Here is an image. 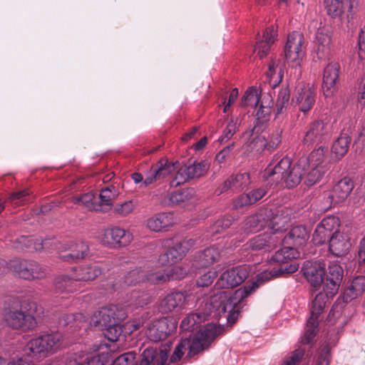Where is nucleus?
Listing matches in <instances>:
<instances>
[{
  "label": "nucleus",
  "mask_w": 365,
  "mask_h": 365,
  "mask_svg": "<svg viewBox=\"0 0 365 365\" xmlns=\"http://www.w3.org/2000/svg\"><path fill=\"white\" fill-rule=\"evenodd\" d=\"M299 265L296 263H290L289 265L274 268L271 271H264L257 275L256 281L252 284L244 286L237 289L232 296H228L225 291L219 292L210 299V306L212 307L217 314H222L227 312L235 314L236 307L245 298L249 296L254 290L258 288L264 282L270 280L273 277L282 274H292L297 271Z\"/></svg>",
  "instance_id": "f257e3e1"
},
{
  "label": "nucleus",
  "mask_w": 365,
  "mask_h": 365,
  "mask_svg": "<svg viewBox=\"0 0 365 365\" xmlns=\"http://www.w3.org/2000/svg\"><path fill=\"white\" fill-rule=\"evenodd\" d=\"M225 331L224 325L207 324L197 333L190 334L189 337L182 338L176 345L170 361L176 363L185 354L186 359H197L198 356L208 350L216 338Z\"/></svg>",
  "instance_id": "f03ea898"
},
{
  "label": "nucleus",
  "mask_w": 365,
  "mask_h": 365,
  "mask_svg": "<svg viewBox=\"0 0 365 365\" xmlns=\"http://www.w3.org/2000/svg\"><path fill=\"white\" fill-rule=\"evenodd\" d=\"M155 275V268L153 263H147L143 267H136L128 271L118 282L114 284L115 289H125L130 286H136L140 283L149 282L153 283L150 277Z\"/></svg>",
  "instance_id": "7ed1b4c3"
},
{
  "label": "nucleus",
  "mask_w": 365,
  "mask_h": 365,
  "mask_svg": "<svg viewBox=\"0 0 365 365\" xmlns=\"http://www.w3.org/2000/svg\"><path fill=\"white\" fill-rule=\"evenodd\" d=\"M178 161L173 163L169 162L168 158H160L145 173L144 186L147 187L153 183H161L178 168Z\"/></svg>",
  "instance_id": "20e7f679"
},
{
  "label": "nucleus",
  "mask_w": 365,
  "mask_h": 365,
  "mask_svg": "<svg viewBox=\"0 0 365 365\" xmlns=\"http://www.w3.org/2000/svg\"><path fill=\"white\" fill-rule=\"evenodd\" d=\"M279 156L274 155L272 163L264 173V178L270 187H275L282 182L283 178L293 166L288 157H283L278 160Z\"/></svg>",
  "instance_id": "39448f33"
},
{
  "label": "nucleus",
  "mask_w": 365,
  "mask_h": 365,
  "mask_svg": "<svg viewBox=\"0 0 365 365\" xmlns=\"http://www.w3.org/2000/svg\"><path fill=\"white\" fill-rule=\"evenodd\" d=\"M4 317L6 324L14 329L26 331L34 329L37 325L34 316L22 309H9Z\"/></svg>",
  "instance_id": "423d86ee"
},
{
  "label": "nucleus",
  "mask_w": 365,
  "mask_h": 365,
  "mask_svg": "<svg viewBox=\"0 0 365 365\" xmlns=\"http://www.w3.org/2000/svg\"><path fill=\"white\" fill-rule=\"evenodd\" d=\"M125 318V313L116 305H110L100 308L91 317V323L100 329L115 322H121Z\"/></svg>",
  "instance_id": "0eeeda50"
},
{
  "label": "nucleus",
  "mask_w": 365,
  "mask_h": 365,
  "mask_svg": "<svg viewBox=\"0 0 365 365\" xmlns=\"http://www.w3.org/2000/svg\"><path fill=\"white\" fill-rule=\"evenodd\" d=\"M304 35L298 31H294L288 35L284 47V56L292 67L300 65L304 51L302 49Z\"/></svg>",
  "instance_id": "6e6552de"
},
{
  "label": "nucleus",
  "mask_w": 365,
  "mask_h": 365,
  "mask_svg": "<svg viewBox=\"0 0 365 365\" xmlns=\"http://www.w3.org/2000/svg\"><path fill=\"white\" fill-rule=\"evenodd\" d=\"M176 328V323L173 319L161 317L149 323L145 334L150 340L158 342L165 339Z\"/></svg>",
  "instance_id": "1a4fd4ad"
},
{
  "label": "nucleus",
  "mask_w": 365,
  "mask_h": 365,
  "mask_svg": "<svg viewBox=\"0 0 365 365\" xmlns=\"http://www.w3.org/2000/svg\"><path fill=\"white\" fill-rule=\"evenodd\" d=\"M60 250L58 257L63 262L75 263L89 255V246L86 242H70L57 247Z\"/></svg>",
  "instance_id": "9d476101"
},
{
  "label": "nucleus",
  "mask_w": 365,
  "mask_h": 365,
  "mask_svg": "<svg viewBox=\"0 0 365 365\" xmlns=\"http://www.w3.org/2000/svg\"><path fill=\"white\" fill-rule=\"evenodd\" d=\"M250 269L246 264L225 271L217 279L216 285L222 289L234 288L241 284L249 276Z\"/></svg>",
  "instance_id": "9b49d317"
},
{
  "label": "nucleus",
  "mask_w": 365,
  "mask_h": 365,
  "mask_svg": "<svg viewBox=\"0 0 365 365\" xmlns=\"http://www.w3.org/2000/svg\"><path fill=\"white\" fill-rule=\"evenodd\" d=\"M339 219L334 215L324 217L317 226L312 237L316 245H322L329 241L331 236L338 232Z\"/></svg>",
  "instance_id": "f8f14e48"
},
{
  "label": "nucleus",
  "mask_w": 365,
  "mask_h": 365,
  "mask_svg": "<svg viewBox=\"0 0 365 365\" xmlns=\"http://www.w3.org/2000/svg\"><path fill=\"white\" fill-rule=\"evenodd\" d=\"M340 73L341 66L337 61H331L324 68L322 89L325 97H331L336 92Z\"/></svg>",
  "instance_id": "ddd939ff"
},
{
  "label": "nucleus",
  "mask_w": 365,
  "mask_h": 365,
  "mask_svg": "<svg viewBox=\"0 0 365 365\" xmlns=\"http://www.w3.org/2000/svg\"><path fill=\"white\" fill-rule=\"evenodd\" d=\"M194 244L195 241L192 239L176 243L159 256V263L163 266L177 263L185 256Z\"/></svg>",
  "instance_id": "4468645a"
},
{
  "label": "nucleus",
  "mask_w": 365,
  "mask_h": 365,
  "mask_svg": "<svg viewBox=\"0 0 365 365\" xmlns=\"http://www.w3.org/2000/svg\"><path fill=\"white\" fill-rule=\"evenodd\" d=\"M329 130L328 123L322 120L312 122L307 127L303 143L309 146L322 143L329 137Z\"/></svg>",
  "instance_id": "2eb2a0df"
},
{
  "label": "nucleus",
  "mask_w": 365,
  "mask_h": 365,
  "mask_svg": "<svg viewBox=\"0 0 365 365\" xmlns=\"http://www.w3.org/2000/svg\"><path fill=\"white\" fill-rule=\"evenodd\" d=\"M317 91L310 84L299 88L292 98V101L298 110L307 114L314 106Z\"/></svg>",
  "instance_id": "dca6fc26"
},
{
  "label": "nucleus",
  "mask_w": 365,
  "mask_h": 365,
  "mask_svg": "<svg viewBox=\"0 0 365 365\" xmlns=\"http://www.w3.org/2000/svg\"><path fill=\"white\" fill-rule=\"evenodd\" d=\"M343 275L344 270L339 264L336 263L330 264L325 277H323V290L331 294V297H334L339 291Z\"/></svg>",
  "instance_id": "f3484780"
},
{
  "label": "nucleus",
  "mask_w": 365,
  "mask_h": 365,
  "mask_svg": "<svg viewBox=\"0 0 365 365\" xmlns=\"http://www.w3.org/2000/svg\"><path fill=\"white\" fill-rule=\"evenodd\" d=\"M354 187V181L349 177L341 179L336 183L328 195L327 202L330 201L331 205H336L343 202L351 194Z\"/></svg>",
  "instance_id": "a211bd4d"
},
{
  "label": "nucleus",
  "mask_w": 365,
  "mask_h": 365,
  "mask_svg": "<svg viewBox=\"0 0 365 365\" xmlns=\"http://www.w3.org/2000/svg\"><path fill=\"white\" fill-rule=\"evenodd\" d=\"M251 183L249 173L231 175L218 188L220 194L223 192H238Z\"/></svg>",
  "instance_id": "6ab92c4d"
},
{
  "label": "nucleus",
  "mask_w": 365,
  "mask_h": 365,
  "mask_svg": "<svg viewBox=\"0 0 365 365\" xmlns=\"http://www.w3.org/2000/svg\"><path fill=\"white\" fill-rule=\"evenodd\" d=\"M317 56L319 60H329L331 51V36L329 29L323 27L316 34Z\"/></svg>",
  "instance_id": "aec40b11"
},
{
  "label": "nucleus",
  "mask_w": 365,
  "mask_h": 365,
  "mask_svg": "<svg viewBox=\"0 0 365 365\" xmlns=\"http://www.w3.org/2000/svg\"><path fill=\"white\" fill-rule=\"evenodd\" d=\"M303 274L310 284L317 290L322 286L325 275L324 264L319 262H307L302 269Z\"/></svg>",
  "instance_id": "412c9836"
},
{
  "label": "nucleus",
  "mask_w": 365,
  "mask_h": 365,
  "mask_svg": "<svg viewBox=\"0 0 365 365\" xmlns=\"http://www.w3.org/2000/svg\"><path fill=\"white\" fill-rule=\"evenodd\" d=\"M309 238V232L305 226H295L282 238L279 237L284 245L294 248L306 245Z\"/></svg>",
  "instance_id": "4be33fe9"
},
{
  "label": "nucleus",
  "mask_w": 365,
  "mask_h": 365,
  "mask_svg": "<svg viewBox=\"0 0 365 365\" xmlns=\"http://www.w3.org/2000/svg\"><path fill=\"white\" fill-rule=\"evenodd\" d=\"M187 296L182 292L168 294L160 304V311L163 313L178 312L185 308Z\"/></svg>",
  "instance_id": "5701e85b"
},
{
  "label": "nucleus",
  "mask_w": 365,
  "mask_h": 365,
  "mask_svg": "<svg viewBox=\"0 0 365 365\" xmlns=\"http://www.w3.org/2000/svg\"><path fill=\"white\" fill-rule=\"evenodd\" d=\"M133 240L132 234L119 227L106 230L104 233V241L110 245L125 247Z\"/></svg>",
  "instance_id": "b1692460"
},
{
  "label": "nucleus",
  "mask_w": 365,
  "mask_h": 365,
  "mask_svg": "<svg viewBox=\"0 0 365 365\" xmlns=\"http://www.w3.org/2000/svg\"><path fill=\"white\" fill-rule=\"evenodd\" d=\"M328 242L329 252L336 257L345 255L351 247V243L348 237L339 231L331 236Z\"/></svg>",
  "instance_id": "393cba45"
},
{
  "label": "nucleus",
  "mask_w": 365,
  "mask_h": 365,
  "mask_svg": "<svg viewBox=\"0 0 365 365\" xmlns=\"http://www.w3.org/2000/svg\"><path fill=\"white\" fill-rule=\"evenodd\" d=\"M73 277L77 281H91L96 279L102 273L101 267L96 264H86L72 268Z\"/></svg>",
  "instance_id": "a878e982"
},
{
  "label": "nucleus",
  "mask_w": 365,
  "mask_h": 365,
  "mask_svg": "<svg viewBox=\"0 0 365 365\" xmlns=\"http://www.w3.org/2000/svg\"><path fill=\"white\" fill-rule=\"evenodd\" d=\"M49 242V240H36L33 238L21 236L17 237L13 244V247L19 251H41L43 249H47V245Z\"/></svg>",
  "instance_id": "bb28decb"
},
{
  "label": "nucleus",
  "mask_w": 365,
  "mask_h": 365,
  "mask_svg": "<svg viewBox=\"0 0 365 365\" xmlns=\"http://www.w3.org/2000/svg\"><path fill=\"white\" fill-rule=\"evenodd\" d=\"M282 130L277 129L269 137L268 140L262 136L255 137L250 143L252 150L256 149L257 151L267 149H275L281 143Z\"/></svg>",
  "instance_id": "cd10ccee"
},
{
  "label": "nucleus",
  "mask_w": 365,
  "mask_h": 365,
  "mask_svg": "<svg viewBox=\"0 0 365 365\" xmlns=\"http://www.w3.org/2000/svg\"><path fill=\"white\" fill-rule=\"evenodd\" d=\"M175 224L174 215L171 212H162L149 218L147 221L148 227L155 232L166 230Z\"/></svg>",
  "instance_id": "c85d7f7f"
},
{
  "label": "nucleus",
  "mask_w": 365,
  "mask_h": 365,
  "mask_svg": "<svg viewBox=\"0 0 365 365\" xmlns=\"http://www.w3.org/2000/svg\"><path fill=\"white\" fill-rule=\"evenodd\" d=\"M187 274V270L180 267L176 266L167 271L166 273L161 272L155 268V275L150 277L153 284H161L170 280H179L184 278Z\"/></svg>",
  "instance_id": "c756f323"
},
{
  "label": "nucleus",
  "mask_w": 365,
  "mask_h": 365,
  "mask_svg": "<svg viewBox=\"0 0 365 365\" xmlns=\"http://www.w3.org/2000/svg\"><path fill=\"white\" fill-rule=\"evenodd\" d=\"M304 167L305 162L304 160H299L288 171L282 182H284L287 188L297 187L301 182L304 175Z\"/></svg>",
  "instance_id": "7c9ffc66"
},
{
  "label": "nucleus",
  "mask_w": 365,
  "mask_h": 365,
  "mask_svg": "<svg viewBox=\"0 0 365 365\" xmlns=\"http://www.w3.org/2000/svg\"><path fill=\"white\" fill-rule=\"evenodd\" d=\"M279 237L274 236L271 233L264 232L257 235L250 239L247 243V247L254 251H258L263 249L271 248L275 246L276 240Z\"/></svg>",
  "instance_id": "2f4dec72"
},
{
  "label": "nucleus",
  "mask_w": 365,
  "mask_h": 365,
  "mask_svg": "<svg viewBox=\"0 0 365 365\" xmlns=\"http://www.w3.org/2000/svg\"><path fill=\"white\" fill-rule=\"evenodd\" d=\"M276 31L274 27H268L263 34V38L258 41L255 46V52L259 58L265 57L269 51V48L274 41Z\"/></svg>",
  "instance_id": "473e14b6"
},
{
  "label": "nucleus",
  "mask_w": 365,
  "mask_h": 365,
  "mask_svg": "<svg viewBox=\"0 0 365 365\" xmlns=\"http://www.w3.org/2000/svg\"><path fill=\"white\" fill-rule=\"evenodd\" d=\"M38 337L43 342L48 356L56 353L62 346L63 336L59 332L44 333Z\"/></svg>",
  "instance_id": "72a5a7b5"
},
{
  "label": "nucleus",
  "mask_w": 365,
  "mask_h": 365,
  "mask_svg": "<svg viewBox=\"0 0 365 365\" xmlns=\"http://www.w3.org/2000/svg\"><path fill=\"white\" fill-rule=\"evenodd\" d=\"M208 315V313L201 312H191L182 320L180 327L182 331H192L207 320Z\"/></svg>",
  "instance_id": "f704fd0d"
},
{
  "label": "nucleus",
  "mask_w": 365,
  "mask_h": 365,
  "mask_svg": "<svg viewBox=\"0 0 365 365\" xmlns=\"http://www.w3.org/2000/svg\"><path fill=\"white\" fill-rule=\"evenodd\" d=\"M331 294L324 292L323 289L317 293L312 302L310 308V318L318 320L319 315L323 312L324 309L329 298H332Z\"/></svg>",
  "instance_id": "c9c22d12"
},
{
  "label": "nucleus",
  "mask_w": 365,
  "mask_h": 365,
  "mask_svg": "<svg viewBox=\"0 0 365 365\" xmlns=\"http://www.w3.org/2000/svg\"><path fill=\"white\" fill-rule=\"evenodd\" d=\"M9 268L16 273L19 277L31 281V260H12L8 264Z\"/></svg>",
  "instance_id": "e433bc0d"
},
{
  "label": "nucleus",
  "mask_w": 365,
  "mask_h": 365,
  "mask_svg": "<svg viewBox=\"0 0 365 365\" xmlns=\"http://www.w3.org/2000/svg\"><path fill=\"white\" fill-rule=\"evenodd\" d=\"M185 166L190 180L205 175L210 168V165L207 161L197 162L192 160V159H189Z\"/></svg>",
  "instance_id": "4c0bfd02"
},
{
  "label": "nucleus",
  "mask_w": 365,
  "mask_h": 365,
  "mask_svg": "<svg viewBox=\"0 0 365 365\" xmlns=\"http://www.w3.org/2000/svg\"><path fill=\"white\" fill-rule=\"evenodd\" d=\"M297 252L296 248L289 245H284V247L275 252L272 257L271 260L273 262L281 264L280 267H285L289 265V261L297 257Z\"/></svg>",
  "instance_id": "58836bf2"
},
{
  "label": "nucleus",
  "mask_w": 365,
  "mask_h": 365,
  "mask_svg": "<svg viewBox=\"0 0 365 365\" xmlns=\"http://www.w3.org/2000/svg\"><path fill=\"white\" fill-rule=\"evenodd\" d=\"M76 282L73 273L71 275L61 274L55 278V289L59 292H73L76 289Z\"/></svg>",
  "instance_id": "ea45409f"
},
{
  "label": "nucleus",
  "mask_w": 365,
  "mask_h": 365,
  "mask_svg": "<svg viewBox=\"0 0 365 365\" xmlns=\"http://www.w3.org/2000/svg\"><path fill=\"white\" fill-rule=\"evenodd\" d=\"M350 143L351 138L347 134H341L333 143L331 153L336 160H340L346 155L348 152Z\"/></svg>",
  "instance_id": "a19ab883"
},
{
  "label": "nucleus",
  "mask_w": 365,
  "mask_h": 365,
  "mask_svg": "<svg viewBox=\"0 0 365 365\" xmlns=\"http://www.w3.org/2000/svg\"><path fill=\"white\" fill-rule=\"evenodd\" d=\"M25 353L31 357L44 358L48 356L43 342L37 336L29 340L24 349Z\"/></svg>",
  "instance_id": "79ce46f5"
},
{
  "label": "nucleus",
  "mask_w": 365,
  "mask_h": 365,
  "mask_svg": "<svg viewBox=\"0 0 365 365\" xmlns=\"http://www.w3.org/2000/svg\"><path fill=\"white\" fill-rule=\"evenodd\" d=\"M135 365H163V363L156 349L147 348L142 352Z\"/></svg>",
  "instance_id": "37998d69"
},
{
  "label": "nucleus",
  "mask_w": 365,
  "mask_h": 365,
  "mask_svg": "<svg viewBox=\"0 0 365 365\" xmlns=\"http://www.w3.org/2000/svg\"><path fill=\"white\" fill-rule=\"evenodd\" d=\"M118 195L116 187L111 185L103 188L99 195V203L101 208L104 210L103 212L110 209L113 205V200Z\"/></svg>",
  "instance_id": "c03bdc74"
},
{
  "label": "nucleus",
  "mask_w": 365,
  "mask_h": 365,
  "mask_svg": "<svg viewBox=\"0 0 365 365\" xmlns=\"http://www.w3.org/2000/svg\"><path fill=\"white\" fill-rule=\"evenodd\" d=\"M326 151L327 148L325 147L319 146L318 148L314 150L307 159H300L299 160H304L305 165L307 164L308 166L327 168V164L324 163Z\"/></svg>",
  "instance_id": "a18cd8bd"
},
{
  "label": "nucleus",
  "mask_w": 365,
  "mask_h": 365,
  "mask_svg": "<svg viewBox=\"0 0 365 365\" xmlns=\"http://www.w3.org/2000/svg\"><path fill=\"white\" fill-rule=\"evenodd\" d=\"M289 218L283 216L282 214L277 213L268 222V227L272 231L271 235L276 236L278 232H282L286 230Z\"/></svg>",
  "instance_id": "49530a36"
},
{
  "label": "nucleus",
  "mask_w": 365,
  "mask_h": 365,
  "mask_svg": "<svg viewBox=\"0 0 365 365\" xmlns=\"http://www.w3.org/2000/svg\"><path fill=\"white\" fill-rule=\"evenodd\" d=\"M308 167L309 170L306 175L304 184L309 187H311L318 183L322 180L327 171V168L320 166Z\"/></svg>",
  "instance_id": "de8ad7c7"
},
{
  "label": "nucleus",
  "mask_w": 365,
  "mask_h": 365,
  "mask_svg": "<svg viewBox=\"0 0 365 365\" xmlns=\"http://www.w3.org/2000/svg\"><path fill=\"white\" fill-rule=\"evenodd\" d=\"M327 14L333 19L340 18L344 12L343 0H324Z\"/></svg>",
  "instance_id": "09e8293b"
},
{
  "label": "nucleus",
  "mask_w": 365,
  "mask_h": 365,
  "mask_svg": "<svg viewBox=\"0 0 365 365\" xmlns=\"http://www.w3.org/2000/svg\"><path fill=\"white\" fill-rule=\"evenodd\" d=\"M290 98V92L288 88H282L279 93L276 103L275 117L283 114L287 108Z\"/></svg>",
  "instance_id": "8fccbe9b"
},
{
  "label": "nucleus",
  "mask_w": 365,
  "mask_h": 365,
  "mask_svg": "<svg viewBox=\"0 0 365 365\" xmlns=\"http://www.w3.org/2000/svg\"><path fill=\"white\" fill-rule=\"evenodd\" d=\"M195 191L192 188H187L171 193L170 201L173 205H180L189 202L194 197Z\"/></svg>",
  "instance_id": "3c124183"
},
{
  "label": "nucleus",
  "mask_w": 365,
  "mask_h": 365,
  "mask_svg": "<svg viewBox=\"0 0 365 365\" xmlns=\"http://www.w3.org/2000/svg\"><path fill=\"white\" fill-rule=\"evenodd\" d=\"M318 327V320L314 318H309L305 327L304 336L302 339V343L304 344H310L314 339Z\"/></svg>",
  "instance_id": "603ef678"
},
{
  "label": "nucleus",
  "mask_w": 365,
  "mask_h": 365,
  "mask_svg": "<svg viewBox=\"0 0 365 365\" xmlns=\"http://www.w3.org/2000/svg\"><path fill=\"white\" fill-rule=\"evenodd\" d=\"M220 257V252L217 248L214 247L205 249L200 255V264L203 267H207L212 264Z\"/></svg>",
  "instance_id": "864d4df0"
},
{
  "label": "nucleus",
  "mask_w": 365,
  "mask_h": 365,
  "mask_svg": "<svg viewBox=\"0 0 365 365\" xmlns=\"http://www.w3.org/2000/svg\"><path fill=\"white\" fill-rule=\"evenodd\" d=\"M93 194L88 192L82 195L81 196L74 197L73 202L75 203L81 202L89 210H95L97 212L104 211L103 208H101V205L93 202Z\"/></svg>",
  "instance_id": "5fc2aeb1"
},
{
  "label": "nucleus",
  "mask_w": 365,
  "mask_h": 365,
  "mask_svg": "<svg viewBox=\"0 0 365 365\" xmlns=\"http://www.w3.org/2000/svg\"><path fill=\"white\" fill-rule=\"evenodd\" d=\"M233 222L234 219L231 216L220 217L210 227V232L212 235L220 234L230 227Z\"/></svg>",
  "instance_id": "6e6d98bb"
},
{
  "label": "nucleus",
  "mask_w": 365,
  "mask_h": 365,
  "mask_svg": "<svg viewBox=\"0 0 365 365\" xmlns=\"http://www.w3.org/2000/svg\"><path fill=\"white\" fill-rule=\"evenodd\" d=\"M259 98L257 89L252 88L246 91L241 98L240 105L242 107H256L259 103Z\"/></svg>",
  "instance_id": "4d7b16f0"
},
{
  "label": "nucleus",
  "mask_w": 365,
  "mask_h": 365,
  "mask_svg": "<svg viewBox=\"0 0 365 365\" xmlns=\"http://www.w3.org/2000/svg\"><path fill=\"white\" fill-rule=\"evenodd\" d=\"M103 334L110 341H116L119 339L122 334V329L120 325V322L111 323L108 327H104Z\"/></svg>",
  "instance_id": "13d9d810"
},
{
  "label": "nucleus",
  "mask_w": 365,
  "mask_h": 365,
  "mask_svg": "<svg viewBox=\"0 0 365 365\" xmlns=\"http://www.w3.org/2000/svg\"><path fill=\"white\" fill-rule=\"evenodd\" d=\"M190 180L185 164L181 166L170 182L171 187H178Z\"/></svg>",
  "instance_id": "bf43d9fd"
},
{
  "label": "nucleus",
  "mask_w": 365,
  "mask_h": 365,
  "mask_svg": "<svg viewBox=\"0 0 365 365\" xmlns=\"http://www.w3.org/2000/svg\"><path fill=\"white\" fill-rule=\"evenodd\" d=\"M263 223L261 222L259 216L252 215L248 217L245 222L244 228L246 232H256L261 230Z\"/></svg>",
  "instance_id": "052dcab7"
},
{
  "label": "nucleus",
  "mask_w": 365,
  "mask_h": 365,
  "mask_svg": "<svg viewBox=\"0 0 365 365\" xmlns=\"http://www.w3.org/2000/svg\"><path fill=\"white\" fill-rule=\"evenodd\" d=\"M29 201V193L26 190L12 193L8 198V202H10L14 206H20Z\"/></svg>",
  "instance_id": "680f3d73"
},
{
  "label": "nucleus",
  "mask_w": 365,
  "mask_h": 365,
  "mask_svg": "<svg viewBox=\"0 0 365 365\" xmlns=\"http://www.w3.org/2000/svg\"><path fill=\"white\" fill-rule=\"evenodd\" d=\"M31 274L33 275L31 277V281L35 279H45L48 274V270L47 267L40 264L36 261L31 260Z\"/></svg>",
  "instance_id": "e2e57ef3"
},
{
  "label": "nucleus",
  "mask_w": 365,
  "mask_h": 365,
  "mask_svg": "<svg viewBox=\"0 0 365 365\" xmlns=\"http://www.w3.org/2000/svg\"><path fill=\"white\" fill-rule=\"evenodd\" d=\"M237 120H235L233 118L230 119V122L223 130L222 136L219 139L220 143H225L230 139L236 133L237 130Z\"/></svg>",
  "instance_id": "0e129e2a"
},
{
  "label": "nucleus",
  "mask_w": 365,
  "mask_h": 365,
  "mask_svg": "<svg viewBox=\"0 0 365 365\" xmlns=\"http://www.w3.org/2000/svg\"><path fill=\"white\" fill-rule=\"evenodd\" d=\"M135 353L128 351L118 356L112 365H135Z\"/></svg>",
  "instance_id": "69168bd1"
},
{
  "label": "nucleus",
  "mask_w": 365,
  "mask_h": 365,
  "mask_svg": "<svg viewBox=\"0 0 365 365\" xmlns=\"http://www.w3.org/2000/svg\"><path fill=\"white\" fill-rule=\"evenodd\" d=\"M272 107L269 106H264L262 103L260 105L257 111V124H263L269 120L270 114L272 113Z\"/></svg>",
  "instance_id": "338daca9"
},
{
  "label": "nucleus",
  "mask_w": 365,
  "mask_h": 365,
  "mask_svg": "<svg viewBox=\"0 0 365 365\" xmlns=\"http://www.w3.org/2000/svg\"><path fill=\"white\" fill-rule=\"evenodd\" d=\"M149 302V297L143 292H133L131 294L130 304L135 307H142Z\"/></svg>",
  "instance_id": "774afa93"
}]
</instances>
